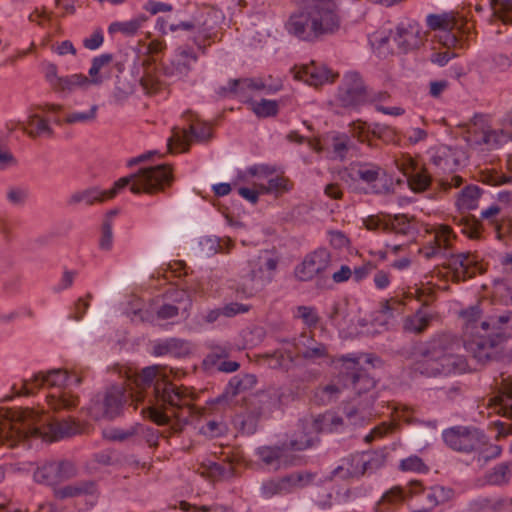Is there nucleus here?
<instances>
[{"mask_svg": "<svg viewBox=\"0 0 512 512\" xmlns=\"http://www.w3.org/2000/svg\"><path fill=\"white\" fill-rule=\"evenodd\" d=\"M420 494L425 495L426 506L424 508L428 509V512L439 505L433 487L426 489L422 482L413 480L408 484L407 493L400 486H394L388 490L379 501L378 509L381 512H389L393 506L401 504L407 496L413 497Z\"/></svg>", "mask_w": 512, "mask_h": 512, "instance_id": "1a4fd4ad", "label": "nucleus"}, {"mask_svg": "<svg viewBox=\"0 0 512 512\" xmlns=\"http://www.w3.org/2000/svg\"><path fill=\"white\" fill-rule=\"evenodd\" d=\"M18 125L31 138L53 135V129L48 121L37 113L30 114L25 121L19 122Z\"/></svg>", "mask_w": 512, "mask_h": 512, "instance_id": "c756f323", "label": "nucleus"}, {"mask_svg": "<svg viewBox=\"0 0 512 512\" xmlns=\"http://www.w3.org/2000/svg\"><path fill=\"white\" fill-rule=\"evenodd\" d=\"M33 476L37 483L47 485L59 483L55 461L37 468Z\"/></svg>", "mask_w": 512, "mask_h": 512, "instance_id": "49530a36", "label": "nucleus"}, {"mask_svg": "<svg viewBox=\"0 0 512 512\" xmlns=\"http://www.w3.org/2000/svg\"><path fill=\"white\" fill-rule=\"evenodd\" d=\"M282 88L281 84L266 85L261 79L241 78L230 79L227 86H221L216 93L222 98L236 97L243 101L251 97L253 91L265 90L267 93H275Z\"/></svg>", "mask_w": 512, "mask_h": 512, "instance_id": "2eb2a0df", "label": "nucleus"}, {"mask_svg": "<svg viewBox=\"0 0 512 512\" xmlns=\"http://www.w3.org/2000/svg\"><path fill=\"white\" fill-rule=\"evenodd\" d=\"M46 398L48 406L55 412L69 411L77 407L79 403L78 396L65 389H59L57 392L47 395Z\"/></svg>", "mask_w": 512, "mask_h": 512, "instance_id": "7c9ffc66", "label": "nucleus"}, {"mask_svg": "<svg viewBox=\"0 0 512 512\" xmlns=\"http://www.w3.org/2000/svg\"><path fill=\"white\" fill-rule=\"evenodd\" d=\"M138 429V434L141 435L142 438L146 441V443L150 447H156L158 445V440L160 437L159 431L152 428V427H145V426H136Z\"/></svg>", "mask_w": 512, "mask_h": 512, "instance_id": "69168bd1", "label": "nucleus"}, {"mask_svg": "<svg viewBox=\"0 0 512 512\" xmlns=\"http://www.w3.org/2000/svg\"><path fill=\"white\" fill-rule=\"evenodd\" d=\"M263 359L272 369L288 370L294 363L295 356L293 355V351L291 349H287L285 354L281 351H275L272 354H265Z\"/></svg>", "mask_w": 512, "mask_h": 512, "instance_id": "79ce46f5", "label": "nucleus"}, {"mask_svg": "<svg viewBox=\"0 0 512 512\" xmlns=\"http://www.w3.org/2000/svg\"><path fill=\"white\" fill-rule=\"evenodd\" d=\"M113 245L112 222L110 219H104L101 229L99 247L101 250L109 251Z\"/></svg>", "mask_w": 512, "mask_h": 512, "instance_id": "4d7b16f0", "label": "nucleus"}, {"mask_svg": "<svg viewBox=\"0 0 512 512\" xmlns=\"http://www.w3.org/2000/svg\"><path fill=\"white\" fill-rule=\"evenodd\" d=\"M424 38L425 32L422 30V27L413 20L400 22L394 34V41L404 53L418 49L423 44Z\"/></svg>", "mask_w": 512, "mask_h": 512, "instance_id": "5701e85b", "label": "nucleus"}, {"mask_svg": "<svg viewBox=\"0 0 512 512\" xmlns=\"http://www.w3.org/2000/svg\"><path fill=\"white\" fill-rule=\"evenodd\" d=\"M383 170L372 163H358L350 168V175L353 179L361 180L368 185L369 191L379 194L383 187L378 185Z\"/></svg>", "mask_w": 512, "mask_h": 512, "instance_id": "a878e982", "label": "nucleus"}, {"mask_svg": "<svg viewBox=\"0 0 512 512\" xmlns=\"http://www.w3.org/2000/svg\"><path fill=\"white\" fill-rule=\"evenodd\" d=\"M314 479V475L307 472H294L279 479L264 481L260 488L261 496L265 499L278 495L291 493L295 489L304 488Z\"/></svg>", "mask_w": 512, "mask_h": 512, "instance_id": "4468645a", "label": "nucleus"}, {"mask_svg": "<svg viewBox=\"0 0 512 512\" xmlns=\"http://www.w3.org/2000/svg\"><path fill=\"white\" fill-rule=\"evenodd\" d=\"M91 86L92 83L86 75L76 73L61 77L54 91L71 93L76 89L88 90Z\"/></svg>", "mask_w": 512, "mask_h": 512, "instance_id": "f704fd0d", "label": "nucleus"}, {"mask_svg": "<svg viewBox=\"0 0 512 512\" xmlns=\"http://www.w3.org/2000/svg\"><path fill=\"white\" fill-rule=\"evenodd\" d=\"M484 182L493 186L508 184L512 183V176H506L498 171H489L484 176Z\"/></svg>", "mask_w": 512, "mask_h": 512, "instance_id": "338daca9", "label": "nucleus"}, {"mask_svg": "<svg viewBox=\"0 0 512 512\" xmlns=\"http://www.w3.org/2000/svg\"><path fill=\"white\" fill-rule=\"evenodd\" d=\"M454 223L460 228L461 233L467 235L471 239L480 236L481 224L472 216H455Z\"/></svg>", "mask_w": 512, "mask_h": 512, "instance_id": "c03bdc74", "label": "nucleus"}, {"mask_svg": "<svg viewBox=\"0 0 512 512\" xmlns=\"http://www.w3.org/2000/svg\"><path fill=\"white\" fill-rule=\"evenodd\" d=\"M481 189L477 185H467L459 193L456 206L460 211L474 210L478 206Z\"/></svg>", "mask_w": 512, "mask_h": 512, "instance_id": "72a5a7b5", "label": "nucleus"}, {"mask_svg": "<svg viewBox=\"0 0 512 512\" xmlns=\"http://www.w3.org/2000/svg\"><path fill=\"white\" fill-rule=\"evenodd\" d=\"M431 182V175L423 166H419L410 176L407 177L408 186L416 193L426 191L431 185Z\"/></svg>", "mask_w": 512, "mask_h": 512, "instance_id": "a19ab883", "label": "nucleus"}, {"mask_svg": "<svg viewBox=\"0 0 512 512\" xmlns=\"http://www.w3.org/2000/svg\"><path fill=\"white\" fill-rule=\"evenodd\" d=\"M463 343L451 333H437L419 344L414 352L413 369L427 377L464 373L468 369L463 347L479 363L498 359L506 340L512 336V311L482 319L480 304L460 312Z\"/></svg>", "mask_w": 512, "mask_h": 512, "instance_id": "f257e3e1", "label": "nucleus"}, {"mask_svg": "<svg viewBox=\"0 0 512 512\" xmlns=\"http://www.w3.org/2000/svg\"><path fill=\"white\" fill-rule=\"evenodd\" d=\"M499 391L493 398L495 404L500 407V411L507 417L505 421L493 422V428L496 431V440L500 441L509 435H512V376H500Z\"/></svg>", "mask_w": 512, "mask_h": 512, "instance_id": "9b49d317", "label": "nucleus"}, {"mask_svg": "<svg viewBox=\"0 0 512 512\" xmlns=\"http://www.w3.org/2000/svg\"><path fill=\"white\" fill-rule=\"evenodd\" d=\"M316 439L308 434H304L301 436H297L294 439L290 440L288 444V448L295 451H302L307 448H310L314 445Z\"/></svg>", "mask_w": 512, "mask_h": 512, "instance_id": "e2e57ef3", "label": "nucleus"}, {"mask_svg": "<svg viewBox=\"0 0 512 512\" xmlns=\"http://www.w3.org/2000/svg\"><path fill=\"white\" fill-rule=\"evenodd\" d=\"M112 61L113 55L110 53H104L92 59L87 76L92 85L98 86L103 83L104 77L101 74V70L109 66Z\"/></svg>", "mask_w": 512, "mask_h": 512, "instance_id": "e433bc0d", "label": "nucleus"}, {"mask_svg": "<svg viewBox=\"0 0 512 512\" xmlns=\"http://www.w3.org/2000/svg\"><path fill=\"white\" fill-rule=\"evenodd\" d=\"M96 491V485L93 481H81L59 488L55 491L58 499L78 497L82 495L93 494Z\"/></svg>", "mask_w": 512, "mask_h": 512, "instance_id": "c9c22d12", "label": "nucleus"}, {"mask_svg": "<svg viewBox=\"0 0 512 512\" xmlns=\"http://www.w3.org/2000/svg\"><path fill=\"white\" fill-rule=\"evenodd\" d=\"M166 378L165 367H146L133 377L136 390L130 392L134 394L136 406L147 401L141 413L158 425L170 424L171 419L164 410H174L173 416L177 420L171 424V430L179 433L192 414L195 396L188 387L177 386Z\"/></svg>", "mask_w": 512, "mask_h": 512, "instance_id": "f03ea898", "label": "nucleus"}, {"mask_svg": "<svg viewBox=\"0 0 512 512\" xmlns=\"http://www.w3.org/2000/svg\"><path fill=\"white\" fill-rule=\"evenodd\" d=\"M180 509L183 511H190L191 509H193L192 512H226V509L221 505L215 504V505H211V506L203 505V506L196 507V506H192L190 503H188L186 501L180 502Z\"/></svg>", "mask_w": 512, "mask_h": 512, "instance_id": "774afa93", "label": "nucleus"}, {"mask_svg": "<svg viewBox=\"0 0 512 512\" xmlns=\"http://www.w3.org/2000/svg\"><path fill=\"white\" fill-rule=\"evenodd\" d=\"M131 400V404L134 405L136 410V402L134 401V394L127 392L124 388L114 386L110 388L103 399L93 400L88 408L89 415L95 419L107 418L114 419L121 414L124 404Z\"/></svg>", "mask_w": 512, "mask_h": 512, "instance_id": "6e6552de", "label": "nucleus"}, {"mask_svg": "<svg viewBox=\"0 0 512 512\" xmlns=\"http://www.w3.org/2000/svg\"><path fill=\"white\" fill-rule=\"evenodd\" d=\"M173 180L172 170L168 165L161 164L141 168L137 173L117 180L113 187L108 190H101L97 187L76 191L67 200L68 206H76L80 203L93 205L103 203L114 198L120 190L130 185L134 194L154 193L169 186Z\"/></svg>", "mask_w": 512, "mask_h": 512, "instance_id": "20e7f679", "label": "nucleus"}, {"mask_svg": "<svg viewBox=\"0 0 512 512\" xmlns=\"http://www.w3.org/2000/svg\"><path fill=\"white\" fill-rule=\"evenodd\" d=\"M169 30L171 32L178 30L194 32L195 34L202 35L204 39H212L215 36L214 28L208 24L207 17L202 12L194 15L190 20L181 21L178 24H170Z\"/></svg>", "mask_w": 512, "mask_h": 512, "instance_id": "bb28decb", "label": "nucleus"}, {"mask_svg": "<svg viewBox=\"0 0 512 512\" xmlns=\"http://www.w3.org/2000/svg\"><path fill=\"white\" fill-rule=\"evenodd\" d=\"M332 362H342L345 365L347 372L342 376L344 386H351L357 394L374 388V379L358 367L359 357L355 354L342 355L332 359Z\"/></svg>", "mask_w": 512, "mask_h": 512, "instance_id": "dca6fc26", "label": "nucleus"}, {"mask_svg": "<svg viewBox=\"0 0 512 512\" xmlns=\"http://www.w3.org/2000/svg\"><path fill=\"white\" fill-rule=\"evenodd\" d=\"M303 7L285 23L288 34L301 41L316 42L335 34L341 26L339 0H292Z\"/></svg>", "mask_w": 512, "mask_h": 512, "instance_id": "7ed1b4c3", "label": "nucleus"}, {"mask_svg": "<svg viewBox=\"0 0 512 512\" xmlns=\"http://www.w3.org/2000/svg\"><path fill=\"white\" fill-rule=\"evenodd\" d=\"M252 110L258 117H271L278 113V103L275 100L262 99L252 102Z\"/></svg>", "mask_w": 512, "mask_h": 512, "instance_id": "603ef678", "label": "nucleus"}, {"mask_svg": "<svg viewBox=\"0 0 512 512\" xmlns=\"http://www.w3.org/2000/svg\"><path fill=\"white\" fill-rule=\"evenodd\" d=\"M400 469L403 471H411L418 473L428 471V467L425 465L423 460L416 455L403 459L400 462Z\"/></svg>", "mask_w": 512, "mask_h": 512, "instance_id": "13d9d810", "label": "nucleus"}, {"mask_svg": "<svg viewBox=\"0 0 512 512\" xmlns=\"http://www.w3.org/2000/svg\"><path fill=\"white\" fill-rule=\"evenodd\" d=\"M147 20L148 17L145 14H140L129 21L111 23L108 31L109 33L121 32L126 36H133Z\"/></svg>", "mask_w": 512, "mask_h": 512, "instance_id": "58836bf2", "label": "nucleus"}, {"mask_svg": "<svg viewBox=\"0 0 512 512\" xmlns=\"http://www.w3.org/2000/svg\"><path fill=\"white\" fill-rule=\"evenodd\" d=\"M291 189L289 180L282 176L271 178L267 186H261V191L264 193H283Z\"/></svg>", "mask_w": 512, "mask_h": 512, "instance_id": "864d4df0", "label": "nucleus"}, {"mask_svg": "<svg viewBox=\"0 0 512 512\" xmlns=\"http://www.w3.org/2000/svg\"><path fill=\"white\" fill-rule=\"evenodd\" d=\"M183 117L189 121V129L178 127L172 129V135L167 142L170 152H173V146L182 148V151L186 152L191 139L197 142H207L212 136L210 126L207 123L199 122L198 117L192 111L185 112Z\"/></svg>", "mask_w": 512, "mask_h": 512, "instance_id": "9d476101", "label": "nucleus"}, {"mask_svg": "<svg viewBox=\"0 0 512 512\" xmlns=\"http://www.w3.org/2000/svg\"><path fill=\"white\" fill-rule=\"evenodd\" d=\"M292 72L294 73L295 79L302 80L311 86H319L327 82H333L336 77L327 67L317 65L315 62L301 67L295 66Z\"/></svg>", "mask_w": 512, "mask_h": 512, "instance_id": "b1692460", "label": "nucleus"}, {"mask_svg": "<svg viewBox=\"0 0 512 512\" xmlns=\"http://www.w3.org/2000/svg\"><path fill=\"white\" fill-rule=\"evenodd\" d=\"M78 432V426L72 420L53 421L43 431L32 421V412L14 413L11 418L0 423V443L8 447L16 446L29 437H41L56 441Z\"/></svg>", "mask_w": 512, "mask_h": 512, "instance_id": "39448f33", "label": "nucleus"}, {"mask_svg": "<svg viewBox=\"0 0 512 512\" xmlns=\"http://www.w3.org/2000/svg\"><path fill=\"white\" fill-rule=\"evenodd\" d=\"M256 455L266 466L277 470L282 462L284 448L279 446H263L257 449Z\"/></svg>", "mask_w": 512, "mask_h": 512, "instance_id": "ea45409f", "label": "nucleus"}, {"mask_svg": "<svg viewBox=\"0 0 512 512\" xmlns=\"http://www.w3.org/2000/svg\"><path fill=\"white\" fill-rule=\"evenodd\" d=\"M453 237V231L448 225H440L436 229L433 244L419 249V253L426 259H431L440 252L442 247L449 248Z\"/></svg>", "mask_w": 512, "mask_h": 512, "instance_id": "c85d7f7f", "label": "nucleus"}, {"mask_svg": "<svg viewBox=\"0 0 512 512\" xmlns=\"http://www.w3.org/2000/svg\"><path fill=\"white\" fill-rule=\"evenodd\" d=\"M446 268L449 269L453 282L464 281L480 272L477 257L469 252L451 254L447 259Z\"/></svg>", "mask_w": 512, "mask_h": 512, "instance_id": "4be33fe9", "label": "nucleus"}, {"mask_svg": "<svg viewBox=\"0 0 512 512\" xmlns=\"http://www.w3.org/2000/svg\"><path fill=\"white\" fill-rule=\"evenodd\" d=\"M232 347L229 344H213L203 359V368L208 372L232 373L239 369L237 361L229 359Z\"/></svg>", "mask_w": 512, "mask_h": 512, "instance_id": "6ab92c4d", "label": "nucleus"}, {"mask_svg": "<svg viewBox=\"0 0 512 512\" xmlns=\"http://www.w3.org/2000/svg\"><path fill=\"white\" fill-rule=\"evenodd\" d=\"M55 464L59 482L68 480L76 475L77 470L72 462L62 460L58 462L55 461Z\"/></svg>", "mask_w": 512, "mask_h": 512, "instance_id": "bf43d9fd", "label": "nucleus"}, {"mask_svg": "<svg viewBox=\"0 0 512 512\" xmlns=\"http://www.w3.org/2000/svg\"><path fill=\"white\" fill-rule=\"evenodd\" d=\"M433 319V315L422 308L414 314L407 316L403 322V329L413 334H421L427 330Z\"/></svg>", "mask_w": 512, "mask_h": 512, "instance_id": "473e14b6", "label": "nucleus"}, {"mask_svg": "<svg viewBox=\"0 0 512 512\" xmlns=\"http://www.w3.org/2000/svg\"><path fill=\"white\" fill-rule=\"evenodd\" d=\"M98 106L92 105L88 111L85 112H72L66 115L64 122L69 125L76 123H89L93 122L97 117Z\"/></svg>", "mask_w": 512, "mask_h": 512, "instance_id": "3c124183", "label": "nucleus"}, {"mask_svg": "<svg viewBox=\"0 0 512 512\" xmlns=\"http://www.w3.org/2000/svg\"><path fill=\"white\" fill-rule=\"evenodd\" d=\"M29 196V190L24 187H11L7 192V200L14 205H23Z\"/></svg>", "mask_w": 512, "mask_h": 512, "instance_id": "680f3d73", "label": "nucleus"}, {"mask_svg": "<svg viewBox=\"0 0 512 512\" xmlns=\"http://www.w3.org/2000/svg\"><path fill=\"white\" fill-rule=\"evenodd\" d=\"M372 462L373 459H366V454L352 455L332 471V476L341 479L362 476L368 472L369 467H372Z\"/></svg>", "mask_w": 512, "mask_h": 512, "instance_id": "393cba45", "label": "nucleus"}, {"mask_svg": "<svg viewBox=\"0 0 512 512\" xmlns=\"http://www.w3.org/2000/svg\"><path fill=\"white\" fill-rule=\"evenodd\" d=\"M69 376L66 370L52 369L47 372H38L29 380H23V385L17 395H31L35 390L43 387L61 388L67 384Z\"/></svg>", "mask_w": 512, "mask_h": 512, "instance_id": "412c9836", "label": "nucleus"}, {"mask_svg": "<svg viewBox=\"0 0 512 512\" xmlns=\"http://www.w3.org/2000/svg\"><path fill=\"white\" fill-rule=\"evenodd\" d=\"M296 316L308 327H315L319 322L316 309L311 306H298Z\"/></svg>", "mask_w": 512, "mask_h": 512, "instance_id": "5fc2aeb1", "label": "nucleus"}, {"mask_svg": "<svg viewBox=\"0 0 512 512\" xmlns=\"http://www.w3.org/2000/svg\"><path fill=\"white\" fill-rule=\"evenodd\" d=\"M350 127L352 135L360 142L370 143V135L379 139H384L386 136L392 135V131L386 126H382L380 124H374L371 126L360 120L352 122Z\"/></svg>", "mask_w": 512, "mask_h": 512, "instance_id": "cd10ccee", "label": "nucleus"}, {"mask_svg": "<svg viewBox=\"0 0 512 512\" xmlns=\"http://www.w3.org/2000/svg\"><path fill=\"white\" fill-rule=\"evenodd\" d=\"M389 231L401 235H412L415 232V227L406 215L399 214L390 219Z\"/></svg>", "mask_w": 512, "mask_h": 512, "instance_id": "09e8293b", "label": "nucleus"}, {"mask_svg": "<svg viewBox=\"0 0 512 512\" xmlns=\"http://www.w3.org/2000/svg\"><path fill=\"white\" fill-rule=\"evenodd\" d=\"M367 91L357 72H347L338 89L337 101L343 107H356L366 101Z\"/></svg>", "mask_w": 512, "mask_h": 512, "instance_id": "f3484780", "label": "nucleus"}, {"mask_svg": "<svg viewBox=\"0 0 512 512\" xmlns=\"http://www.w3.org/2000/svg\"><path fill=\"white\" fill-rule=\"evenodd\" d=\"M495 16L504 23H512V0H489Z\"/></svg>", "mask_w": 512, "mask_h": 512, "instance_id": "8fccbe9b", "label": "nucleus"}, {"mask_svg": "<svg viewBox=\"0 0 512 512\" xmlns=\"http://www.w3.org/2000/svg\"><path fill=\"white\" fill-rule=\"evenodd\" d=\"M281 343H288L293 347V355L295 357H301L308 347H313L319 342L316 341L313 336L307 332H302L299 337L289 339H281Z\"/></svg>", "mask_w": 512, "mask_h": 512, "instance_id": "37998d69", "label": "nucleus"}, {"mask_svg": "<svg viewBox=\"0 0 512 512\" xmlns=\"http://www.w3.org/2000/svg\"><path fill=\"white\" fill-rule=\"evenodd\" d=\"M427 26L436 32L437 41L445 48H464L465 21L453 12L429 14Z\"/></svg>", "mask_w": 512, "mask_h": 512, "instance_id": "423d86ee", "label": "nucleus"}, {"mask_svg": "<svg viewBox=\"0 0 512 512\" xmlns=\"http://www.w3.org/2000/svg\"><path fill=\"white\" fill-rule=\"evenodd\" d=\"M331 265V256L326 249H317L305 256L295 269L296 277L301 281H309L316 275L324 273Z\"/></svg>", "mask_w": 512, "mask_h": 512, "instance_id": "aec40b11", "label": "nucleus"}, {"mask_svg": "<svg viewBox=\"0 0 512 512\" xmlns=\"http://www.w3.org/2000/svg\"><path fill=\"white\" fill-rule=\"evenodd\" d=\"M466 127L467 141L485 144L490 149H497L511 141V134L504 129L486 127L482 116H475Z\"/></svg>", "mask_w": 512, "mask_h": 512, "instance_id": "f8f14e48", "label": "nucleus"}, {"mask_svg": "<svg viewBox=\"0 0 512 512\" xmlns=\"http://www.w3.org/2000/svg\"><path fill=\"white\" fill-rule=\"evenodd\" d=\"M140 84L147 94L155 93L160 88L159 79L149 71L141 77Z\"/></svg>", "mask_w": 512, "mask_h": 512, "instance_id": "0e129e2a", "label": "nucleus"}, {"mask_svg": "<svg viewBox=\"0 0 512 512\" xmlns=\"http://www.w3.org/2000/svg\"><path fill=\"white\" fill-rule=\"evenodd\" d=\"M327 357H329L328 347L321 342L313 347H308V350L301 356V358L310 362H316Z\"/></svg>", "mask_w": 512, "mask_h": 512, "instance_id": "6e6d98bb", "label": "nucleus"}, {"mask_svg": "<svg viewBox=\"0 0 512 512\" xmlns=\"http://www.w3.org/2000/svg\"><path fill=\"white\" fill-rule=\"evenodd\" d=\"M249 267L248 278L237 288V292H241L246 297L253 296L272 281L277 260L266 252H261L256 258L249 260Z\"/></svg>", "mask_w": 512, "mask_h": 512, "instance_id": "0eeeda50", "label": "nucleus"}, {"mask_svg": "<svg viewBox=\"0 0 512 512\" xmlns=\"http://www.w3.org/2000/svg\"><path fill=\"white\" fill-rule=\"evenodd\" d=\"M507 501L502 498H478L469 504V512H503Z\"/></svg>", "mask_w": 512, "mask_h": 512, "instance_id": "4c0bfd02", "label": "nucleus"}, {"mask_svg": "<svg viewBox=\"0 0 512 512\" xmlns=\"http://www.w3.org/2000/svg\"><path fill=\"white\" fill-rule=\"evenodd\" d=\"M197 60L198 56L191 47H178L169 63L162 65L163 75L173 81L183 80Z\"/></svg>", "mask_w": 512, "mask_h": 512, "instance_id": "a211bd4d", "label": "nucleus"}, {"mask_svg": "<svg viewBox=\"0 0 512 512\" xmlns=\"http://www.w3.org/2000/svg\"><path fill=\"white\" fill-rule=\"evenodd\" d=\"M404 299L392 297L385 301L381 309L377 311L374 321L381 326H388L394 318V314H401L405 306Z\"/></svg>", "mask_w": 512, "mask_h": 512, "instance_id": "2f4dec72", "label": "nucleus"}, {"mask_svg": "<svg viewBox=\"0 0 512 512\" xmlns=\"http://www.w3.org/2000/svg\"><path fill=\"white\" fill-rule=\"evenodd\" d=\"M395 164L406 177L410 176L419 167V164L408 155H402L395 159Z\"/></svg>", "mask_w": 512, "mask_h": 512, "instance_id": "052dcab7", "label": "nucleus"}, {"mask_svg": "<svg viewBox=\"0 0 512 512\" xmlns=\"http://www.w3.org/2000/svg\"><path fill=\"white\" fill-rule=\"evenodd\" d=\"M342 425V419L334 414H324L318 416L313 423L312 429L315 432L329 431L332 432L338 426Z\"/></svg>", "mask_w": 512, "mask_h": 512, "instance_id": "de8ad7c7", "label": "nucleus"}, {"mask_svg": "<svg viewBox=\"0 0 512 512\" xmlns=\"http://www.w3.org/2000/svg\"><path fill=\"white\" fill-rule=\"evenodd\" d=\"M445 443L458 452L470 453L485 444V435L475 428L456 426L443 432Z\"/></svg>", "mask_w": 512, "mask_h": 512, "instance_id": "ddd939ff", "label": "nucleus"}, {"mask_svg": "<svg viewBox=\"0 0 512 512\" xmlns=\"http://www.w3.org/2000/svg\"><path fill=\"white\" fill-rule=\"evenodd\" d=\"M511 478V469L507 463L497 464L485 475L486 483L490 485H504Z\"/></svg>", "mask_w": 512, "mask_h": 512, "instance_id": "a18cd8bd", "label": "nucleus"}]
</instances>
